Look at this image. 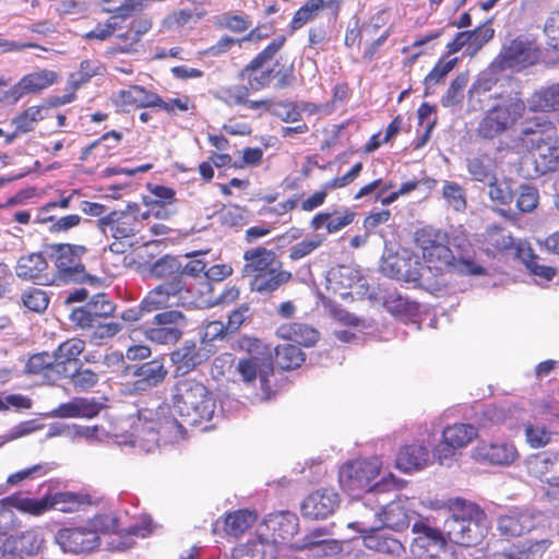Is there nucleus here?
Returning a JSON list of instances; mask_svg holds the SVG:
<instances>
[{
    "label": "nucleus",
    "mask_w": 559,
    "mask_h": 559,
    "mask_svg": "<svg viewBox=\"0 0 559 559\" xmlns=\"http://www.w3.org/2000/svg\"><path fill=\"white\" fill-rule=\"evenodd\" d=\"M102 405L94 400L74 397L60 404L50 413L55 418H93L98 415Z\"/></svg>",
    "instance_id": "35"
},
{
    "label": "nucleus",
    "mask_w": 559,
    "mask_h": 559,
    "mask_svg": "<svg viewBox=\"0 0 559 559\" xmlns=\"http://www.w3.org/2000/svg\"><path fill=\"white\" fill-rule=\"evenodd\" d=\"M467 171L473 180L488 183L495 180V164L488 156L472 157L466 160Z\"/></svg>",
    "instance_id": "44"
},
{
    "label": "nucleus",
    "mask_w": 559,
    "mask_h": 559,
    "mask_svg": "<svg viewBox=\"0 0 559 559\" xmlns=\"http://www.w3.org/2000/svg\"><path fill=\"white\" fill-rule=\"evenodd\" d=\"M290 278L292 273L283 270L282 265L278 264L273 269L255 275V277L249 282V285L252 292L265 295L275 292L282 285L289 282Z\"/></svg>",
    "instance_id": "36"
},
{
    "label": "nucleus",
    "mask_w": 559,
    "mask_h": 559,
    "mask_svg": "<svg viewBox=\"0 0 559 559\" xmlns=\"http://www.w3.org/2000/svg\"><path fill=\"white\" fill-rule=\"evenodd\" d=\"M168 371L162 359H153L144 362L133 371L134 380L129 383L134 393L152 390L159 385L166 378Z\"/></svg>",
    "instance_id": "28"
},
{
    "label": "nucleus",
    "mask_w": 559,
    "mask_h": 559,
    "mask_svg": "<svg viewBox=\"0 0 559 559\" xmlns=\"http://www.w3.org/2000/svg\"><path fill=\"white\" fill-rule=\"evenodd\" d=\"M269 112L285 122H296L299 121L301 117L299 110L290 102H272L269 107Z\"/></svg>",
    "instance_id": "64"
},
{
    "label": "nucleus",
    "mask_w": 559,
    "mask_h": 559,
    "mask_svg": "<svg viewBox=\"0 0 559 559\" xmlns=\"http://www.w3.org/2000/svg\"><path fill=\"white\" fill-rule=\"evenodd\" d=\"M516 257L526 265L533 275L542 280L551 281L556 274V269L540 263V259L533 253L531 247L525 241L518 243Z\"/></svg>",
    "instance_id": "42"
},
{
    "label": "nucleus",
    "mask_w": 559,
    "mask_h": 559,
    "mask_svg": "<svg viewBox=\"0 0 559 559\" xmlns=\"http://www.w3.org/2000/svg\"><path fill=\"white\" fill-rule=\"evenodd\" d=\"M507 411L502 407L490 406L487 407L479 418V429L491 430L495 426L507 423Z\"/></svg>",
    "instance_id": "62"
},
{
    "label": "nucleus",
    "mask_w": 559,
    "mask_h": 559,
    "mask_svg": "<svg viewBox=\"0 0 559 559\" xmlns=\"http://www.w3.org/2000/svg\"><path fill=\"white\" fill-rule=\"evenodd\" d=\"M340 504L337 492L322 488L311 492L301 503V514L309 520H321L331 515Z\"/></svg>",
    "instance_id": "21"
},
{
    "label": "nucleus",
    "mask_w": 559,
    "mask_h": 559,
    "mask_svg": "<svg viewBox=\"0 0 559 559\" xmlns=\"http://www.w3.org/2000/svg\"><path fill=\"white\" fill-rule=\"evenodd\" d=\"M377 493L365 495L361 502L353 504V510L358 514L359 520L348 523V527L355 528L362 536L369 532L380 530V506L377 502Z\"/></svg>",
    "instance_id": "29"
},
{
    "label": "nucleus",
    "mask_w": 559,
    "mask_h": 559,
    "mask_svg": "<svg viewBox=\"0 0 559 559\" xmlns=\"http://www.w3.org/2000/svg\"><path fill=\"white\" fill-rule=\"evenodd\" d=\"M487 185L489 188L488 195L491 201L501 205H507L512 202L513 192L509 180L498 181L496 176L495 180L489 181Z\"/></svg>",
    "instance_id": "54"
},
{
    "label": "nucleus",
    "mask_w": 559,
    "mask_h": 559,
    "mask_svg": "<svg viewBox=\"0 0 559 559\" xmlns=\"http://www.w3.org/2000/svg\"><path fill=\"white\" fill-rule=\"evenodd\" d=\"M210 357V350L192 340H186L171 354L170 360L176 368V374H187L203 364Z\"/></svg>",
    "instance_id": "20"
},
{
    "label": "nucleus",
    "mask_w": 559,
    "mask_h": 559,
    "mask_svg": "<svg viewBox=\"0 0 559 559\" xmlns=\"http://www.w3.org/2000/svg\"><path fill=\"white\" fill-rule=\"evenodd\" d=\"M428 447L414 442L400 448L396 455V467L404 473L417 472L426 468L432 462Z\"/></svg>",
    "instance_id": "31"
},
{
    "label": "nucleus",
    "mask_w": 559,
    "mask_h": 559,
    "mask_svg": "<svg viewBox=\"0 0 559 559\" xmlns=\"http://www.w3.org/2000/svg\"><path fill=\"white\" fill-rule=\"evenodd\" d=\"M468 82L466 74L457 75L451 83L445 95L442 97L441 103L444 107H452L463 99V91Z\"/></svg>",
    "instance_id": "58"
},
{
    "label": "nucleus",
    "mask_w": 559,
    "mask_h": 559,
    "mask_svg": "<svg viewBox=\"0 0 559 559\" xmlns=\"http://www.w3.org/2000/svg\"><path fill=\"white\" fill-rule=\"evenodd\" d=\"M425 270L419 257L408 249L386 251L380 264V272L385 276L413 284H419L425 278Z\"/></svg>",
    "instance_id": "10"
},
{
    "label": "nucleus",
    "mask_w": 559,
    "mask_h": 559,
    "mask_svg": "<svg viewBox=\"0 0 559 559\" xmlns=\"http://www.w3.org/2000/svg\"><path fill=\"white\" fill-rule=\"evenodd\" d=\"M478 437V428L471 424L456 423L447 426L442 431V440L433 448V459L440 465H450L456 450L466 448Z\"/></svg>",
    "instance_id": "12"
},
{
    "label": "nucleus",
    "mask_w": 559,
    "mask_h": 559,
    "mask_svg": "<svg viewBox=\"0 0 559 559\" xmlns=\"http://www.w3.org/2000/svg\"><path fill=\"white\" fill-rule=\"evenodd\" d=\"M323 240L324 238L320 235H313L310 238L304 239L289 249V259L297 261L309 255L323 243Z\"/></svg>",
    "instance_id": "57"
},
{
    "label": "nucleus",
    "mask_w": 559,
    "mask_h": 559,
    "mask_svg": "<svg viewBox=\"0 0 559 559\" xmlns=\"http://www.w3.org/2000/svg\"><path fill=\"white\" fill-rule=\"evenodd\" d=\"M285 38L280 36L270 43L245 69L248 83L251 90L260 91L266 87L272 79H276V87L283 88L290 84L293 80L292 68H275L280 66L278 61L269 68L267 63L274 58L276 52L283 47Z\"/></svg>",
    "instance_id": "7"
},
{
    "label": "nucleus",
    "mask_w": 559,
    "mask_h": 559,
    "mask_svg": "<svg viewBox=\"0 0 559 559\" xmlns=\"http://www.w3.org/2000/svg\"><path fill=\"white\" fill-rule=\"evenodd\" d=\"M46 108L32 106L12 119L16 133H27L34 130V124L45 118Z\"/></svg>",
    "instance_id": "49"
},
{
    "label": "nucleus",
    "mask_w": 559,
    "mask_h": 559,
    "mask_svg": "<svg viewBox=\"0 0 559 559\" xmlns=\"http://www.w3.org/2000/svg\"><path fill=\"white\" fill-rule=\"evenodd\" d=\"M85 349V343L80 338H69L61 343L52 353L56 359L57 378L68 377V364L79 360L80 355Z\"/></svg>",
    "instance_id": "38"
},
{
    "label": "nucleus",
    "mask_w": 559,
    "mask_h": 559,
    "mask_svg": "<svg viewBox=\"0 0 559 559\" xmlns=\"http://www.w3.org/2000/svg\"><path fill=\"white\" fill-rule=\"evenodd\" d=\"M537 524L536 515L523 509L509 510L498 519V530L504 536L516 537L531 532Z\"/></svg>",
    "instance_id": "30"
},
{
    "label": "nucleus",
    "mask_w": 559,
    "mask_h": 559,
    "mask_svg": "<svg viewBox=\"0 0 559 559\" xmlns=\"http://www.w3.org/2000/svg\"><path fill=\"white\" fill-rule=\"evenodd\" d=\"M86 524L96 536L124 531L129 535L144 538L152 532V521L148 518L142 519L140 524L121 530L119 527V519L114 513L97 514L90 519Z\"/></svg>",
    "instance_id": "26"
},
{
    "label": "nucleus",
    "mask_w": 559,
    "mask_h": 559,
    "mask_svg": "<svg viewBox=\"0 0 559 559\" xmlns=\"http://www.w3.org/2000/svg\"><path fill=\"white\" fill-rule=\"evenodd\" d=\"M555 135L557 132L551 121L543 117H534L522 124L513 142L519 150L531 152L537 151Z\"/></svg>",
    "instance_id": "15"
},
{
    "label": "nucleus",
    "mask_w": 559,
    "mask_h": 559,
    "mask_svg": "<svg viewBox=\"0 0 559 559\" xmlns=\"http://www.w3.org/2000/svg\"><path fill=\"white\" fill-rule=\"evenodd\" d=\"M58 74L55 71L43 69L24 75L13 87L5 93V98L17 103L24 95L39 93L57 82Z\"/></svg>",
    "instance_id": "27"
},
{
    "label": "nucleus",
    "mask_w": 559,
    "mask_h": 559,
    "mask_svg": "<svg viewBox=\"0 0 559 559\" xmlns=\"http://www.w3.org/2000/svg\"><path fill=\"white\" fill-rule=\"evenodd\" d=\"M237 371L242 380L251 383L259 379L261 389L266 393L269 389V377L273 374V361L270 353H259L239 359Z\"/></svg>",
    "instance_id": "19"
},
{
    "label": "nucleus",
    "mask_w": 559,
    "mask_h": 559,
    "mask_svg": "<svg viewBox=\"0 0 559 559\" xmlns=\"http://www.w3.org/2000/svg\"><path fill=\"white\" fill-rule=\"evenodd\" d=\"M486 240L488 245L492 246L499 251L508 250L514 248L516 250L518 242L511 236L510 231L498 227L491 226L487 229Z\"/></svg>",
    "instance_id": "51"
},
{
    "label": "nucleus",
    "mask_w": 559,
    "mask_h": 559,
    "mask_svg": "<svg viewBox=\"0 0 559 559\" xmlns=\"http://www.w3.org/2000/svg\"><path fill=\"white\" fill-rule=\"evenodd\" d=\"M530 472L552 486H559V453L544 452L528 461Z\"/></svg>",
    "instance_id": "33"
},
{
    "label": "nucleus",
    "mask_w": 559,
    "mask_h": 559,
    "mask_svg": "<svg viewBox=\"0 0 559 559\" xmlns=\"http://www.w3.org/2000/svg\"><path fill=\"white\" fill-rule=\"evenodd\" d=\"M324 8L323 0L307 1L294 15L290 26L293 29L301 28L306 23L314 19L320 10Z\"/></svg>",
    "instance_id": "52"
},
{
    "label": "nucleus",
    "mask_w": 559,
    "mask_h": 559,
    "mask_svg": "<svg viewBox=\"0 0 559 559\" xmlns=\"http://www.w3.org/2000/svg\"><path fill=\"white\" fill-rule=\"evenodd\" d=\"M185 288V282L181 277H174L169 282H165L147 293L141 301L142 310L146 314L167 308L174 305L178 294Z\"/></svg>",
    "instance_id": "25"
},
{
    "label": "nucleus",
    "mask_w": 559,
    "mask_h": 559,
    "mask_svg": "<svg viewBox=\"0 0 559 559\" xmlns=\"http://www.w3.org/2000/svg\"><path fill=\"white\" fill-rule=\"evenodd\" d=\"M56 543L67 552L80 554L92 551L99 546V536L91 532L87 524L64 527L57 532Z\"/></svg>",
    "instance_id": "18"
},
{
    "label": "nucleus",
    "mask_w": 559,
    "mask_h": 559,
    "mask_svg": "<svg viewBox=\"0 0 559 559\" xmlns=\"http://www.w3.org/2000/svg\"><path fill=\"white\" fill-rule=\"evenodd\" d=\"M441 194L447 206L452 211L462 213L466 210V191L461 185L454 181H444L442 185Z\"/></svg>",
    "instance_id": "45"
},
{
    "label": "nucleus",
    "mask_w": 559,
    "mask_h": 559,
    "mask_svg": "<svg viewBox=\"0 0 559 559\" xmlns=\"http://www.w3.org/2000/svg\"><path fill=\"white\" fill-rule=\"evenodd\" d=\"M362 543L366 548L394 559H401L406 555V548L402 542L390 534L380 532V530L364 535Z\"/></svg>",
    "instance_id": "34"
},
{
    "label": "nucleus",
    "mask_w": 559,
    "mask_h": 559,
    "mask_svg": "<svg viewBox=\"0 0 559 559\" xmlns=\"http://www.w3.org/2000/svg\"><path fill=\"white\" fill-rule=\"evenodd\" d=\"M415 242L423 253L425 276L428 273L437 275L452 270L468 275L484 273V269L472 261H456L449 248V237L441 230L420 229L415 234Z\"/></svg>",
    "instance_id": "2"
},
{
    "label": "nucleus",
    "mask_w": 559,
    "mask_h": 559,
    "mask_svg": "<svg viewBox=\"0 0 559 559\" xmlns=\"http://www.w3.org/2000/svg\"><path fill=\"white\" fill-rule=\"evenodd\" d=\"M214 24L219 28H227L231 32H245L251 26V22L242 15L224 13L215 17Z\"/></svg>",
    "instance_id": "60"
},
{
    "label": "nucleus",
    "mask_w": 559,
    "mask_h": 559,
    "mask_svg": "<svg viewBox=\"0 0 559 559\" xmlns=\"http://www.w3.org/2000/svg\"><path fill=\"white\" fill-rule=\"evenodd\" d=\"M56 359L52 354L47 352L33 355L26 362L25 371L33 374H44L51 378L57 376Z\"/></svg>",
    "instance_id": "47"
},
{
    "label": "nucleus",
    "mask_w": 559,
    "mask_h": 559,
    "mask_svg": "<svg viewBox=\"0 0 559 559\" xmlns=\"http://www.w3.org/2000/svg\"><path fill=\"white\" fill-rule=\"evenodd\" d=\"M297 526V518L293 513L269 515L254 538L233 550V559H275L278 552L276 538L287 539L296 534Z\"/></svg>",
    "instance_id": "3"
},
{
    "label": "nucleus",
    "mask_w": 559,
    "mask_h": 559,
    "mask_svg": "<svg viewBox=\"0 0 559 559\" xmlns=\"http://www.w3.org/2000/svg\"><path fill=\"white\" fill-rule=\"evenodd\" d=\"M539 201L538 190L530 185H521L518 190L516 207L523 213L533 212Z\"/></svg>",
    "instance_id": "53"
},
{
    "label": "nucleus",
    "mask_w": 559,
    "mask_h": 559,
    "mask_svg": "<svg viewBox=\"0 0 559 559\" xmlns=\"http://www.w3.org/2000/svg\"><path fill=\"white\" fill-rule=\"evenodd\" d=\"M43 540V536L38 531H27L16 535L21 556L36 554L40 549Z\"/></svg>",
    "instance_id": "56"
},
{
    "label": "nucleus",
    "mask_w": 559,
    "mask_h": 559,
    "mask_svg": "<svg viewBox=\"0 0 559 559\" xmlns=\"http://www.w3.org/2000/svg\"><path fill=\"white\" fill-rule=\"evenodd\" d=\"M152 27V22L148 19L139 20L133 28L123 35V44H118L117 50L119 52L129 53L134 51V46L139 43L140 37Z\"/></svg>",
    "instance_id": "50"
},
{
    "label": "nucleus",
    "mask_w": 559,
    "mask_h": 559,
    "mask_svg": "<svg viewBox=\"0 0 559 559\" xmlns=\"http://www.w3.org/2000/svg\"><path fill=\"white\" fill-rule=\"evenodd\" d=\"M390 491V487L383 489L379 493L377 502L380 506V528L386 527L393 531H401L409 525V514L407 509V500L397 499L388 502L385 493Z\"/></svg>",
    "instance_id": "23"
},
{
    "label": "nucleus",
    "mask_w": 559,
    "mask_h": 559,
    "mask_svg": "<svg viewBox=\"0 0 559 559\" xmlns=\"http://www.w3.org/2000/svg\"><path fill=\"white\" fill-rule=\"evenodd\" d=\"M526 104L516 95L501 97L480 120L477 132L484 139H493L511 130L524 116Z\"/></svg>",
    "instance_id": "8"
},
{
    "label": "nucleus",
    "mask_w": 559,
    "mask_h": 559,
    "mask_svg": "<svg viewBox=\"0 0 559 559\" xmlns=\"http://www.w3.org/2000/svg\"><path fill=\"white\" fill-rule=\"evenodd\" d=\"M326 288L341 298H362L368 295L367 280L360 272L349 265H338L329 271Z\"/></svg>",
    "instance_id": "13"
},
{
    "label": "nucleus",
    "mask_w": 559,
    "mask_h": 559,
    "mask_svg": "<svg viewBox=\"0 0 559 559\" xmlns=\"http://www.w3.org/2000/svg\"><path fill=\"white\" fill-rule=\"evenodd\" d=\"M23 304L34 312H43L49 305L47 293L40 288H31L22 295Z\"/></svg>",
    "instance_id": "55"
},
{
    "label": "nucleus",
    "mask_w": 559,
    "mask_h": 559,
    "mask_svg": "<svg viewBox=\"0 0 559 559\" xmlns=\"http://www.w3.org/2000/svg\"><path fill=\"white\" fill-rule=\"evenodd\" d=\"M326 535L328 532L325 530L317 528L306 536L300 545L297 544L296 547L300 549H314L317 555L324 556L337 552V543L332 539H325Z\"/></svg>",
    "instance_id": "43"
},
{
    "label": "nucleus",
    "mask_w": 559,
    "mask_h": 559,
    "mask_svg": "<svg viewBox=\"0 0 559 559\" xmlns=\"http://www.w3.org/2000/svg\"><path fill=\"white\" fill-rule=\"evenodd\" d=\"M412 531L419 535V537L415 538L413 546L424 547L426 542L438 544L442 540V533L423 521L415 522Z\"/></svg>",
    "instance_id": "63"
},
{
    "label": "nucleus",
    "mask_w": 559,
    "mask_h": 559,
    "mask_svg": "<svg viewBox=\"0 0 559 559\" xmlns=\"http://www.w3.org/2000/svg\"><path fill=\"white\" fill-rule=\"evenodd\" d=\"M181 270L180 262L169 255L158 259L150 269L153 277L162 278L178 273Z\"/></svg>",
    "instance_id": "61"
},
{
    "label": "nucleus",
    "mask_w": 559,
    "mask_h": 559,
    "mask_svg": "<svg viewBox=\"0 0 559 559\" xmlns=\"http://www.w3.org/2000/svg\"><path fill=\"white\" fill-rule=\"evenodd\" d=\"M488 526L487 515L483 509L472 501L464 500L452 503L451 515L443 523V533L456 545L473 547L484 539Z\"/></svg>",
    "instance_id": "4"
},
{
    "label": "nucleus",
    "mask_w": 559,
    "mask_h": 559,
    "mask_svg": "<svg viewBox=\"0 0 559 559\" xmlns=\"http://www.w3.org/2000/svg\"><path fill=\"white\" fill-rule=\"evenodd\" d=\"M537 60L536 50L532 44L514 39L508 46H504L496 60V66L501 70L514 69L521 70Z\"/></svg>",
    "instance_id": "22"
},
{
    "label": "nucleus",
    "mask_w": 559,
    "mask_h": 559,
    "mask_svg": "<svg viewBox=\"0 0 559 559\" xmlns=\"http://www.w3.org/2000/svg\"><path fill=\"white\" fill-rule=\"evenodd\" d=\"M278 337L294 342L298 345L311 346L319 338V333L313 328L298 322L285 323L278 326Z\"/></svg>",
    "instance_id": "39"
},
{
    "label": "nucleus",
    "mask_w": 559,
    "mask_h": 559,
    "mask_svg": "<svg viewBox=\"0 0 559 559\" xmlns=\"http://www.w3.org/2000/svg\"><path fill=\"white\" fill-rule=\"evenodd\" d=\"M174 407L192 424L212 419L216 403L213 394L199 380L183 379L177 382L174 393Z\"/></svg>",
    "instance_id": "5"
},
{
    "label": "nucleus",
    "mask_w": 559,
    "mask_h": 559,
    "mask_svg": "<svg viewBox=\"0 0 559 559\" xmlns=\"http://www.w3.org/2000/svg\"><path fill=\"white\" fill-rule=\"evenodd\" d=\"M305 360L301 349L295 344H282L276 346V362L282 369H294Z\"/></svg>",
    "instance_id": "48"
},
{
    "label": "nucleus",
    "mask_w": 559,
    "mask_h": 559,
    "mask_svg": "<svg viewBox=\"0 0 559 559\" xmlns=\"http://www.w3.org/2000/svg\"><path fill=\"white\" fill-rule=\"evenodd\" d=\"M471 457L480 464L510 466L519 459L515 445L509 441L479 442L471 451Z\"/></svg>",
    "instance_id": "17"
},
{
    "label": "nucleus",
    "mask_w": 559,
    "mask_h": 559,
    "mask_svg": "<svg viewBox=\"0 0 559 559\" xmlns=\"http://www.w3.org/2000/svg\"><path fill=\"white\" fill-rule=\"evenodd\" d=\"M257 520V514L248 510L229 513L225 519V531L233 536L245 533Z\"/></svg>",
    "instance_id": "46"
},
{
    "label": "nucleus",
    "mask_w": 559,
    "mask_h": 559,
    "mask_svg": "<svg viewBox=\"0 0 559 559\" xmlns=\"http://www.w3.org/2000/svg\"><path fill=\"white\" fill-rule=\"evenodd\" d=\"M98 224L107 236L116 239L131 237L139 230V204L129 203L124 210L112 211L102 217Z\"/></svg>",
    "instance_id": "16"
},
{
    "label": "nucleus",
    "mask_w": 559,
    "mask_h": 559,
    "mask_svg": "<svg viewBox=\"0 0 559 559\" xmlns=\"http://www.w3.org/2000/svg\"><path fill=\"white\" fill-rule=\"evenodd\" d=\"M9 501L14 509L35 516L50 509L64 513L78 512L92 504L90 495L72 491L56 492L40 499L16 496L11 497Z\"/></svg>",
    "instance_id": "9"
},
{
    "label": "nucleus",
    "mask_w": 559,
    "mask_h": 559,
    "mask_svg": "<svg viewBox=\"0 0 559 559\" xmlns=\"http://www.w3.org/2000/svg\"><path fill=\"white\" fill-rule=\"evenodd\" d=\"M186 316L178 310L158 312L153 318L154 326L145 331V336L153 343L168 345L176 343L182 335Z\"/></svg>",
    "instance_id": "14"
},
{
    "label": "nucleus",
    "mask_w": 559,
    "mask_h": 559,
    "mask_svg": "<svg viewBox=\"0 0 559 559\" xmlns=\"http://www.w3.org/2000/svg\"><path fill=\"white\" fill-rule=\"evenodd\" d=\"M528 107L532 111L559 110V83H555L534 92L528 98Z\"/></svg>",
    "instance_id": "41"
},
{
    "label": "nucleus",
    "mask_w": 559,
    "mask_h": 559,
    "mask_svg": "<svg viewBox=\"0 0 559 559\" xmlns=\"http://www.w3.org/2000/svg\"><path fill=\"white\" fill-rule=\"evenodd\" d=\"M15 273L17 277L32 281L38 285L56 284L55 272L49 270L47 261L40 253L21 257L17 261Z\"/></svg>",
    "instance_id": "24"
},
{
    "label": "nucleus",
    "mask_w": 559,
    "mask_h": 559,
    "mask_svg": "<svg viewBox=\"0 0 559 559\" xmlns=\"http://www.w3.org/2000/svg\"><path fill=\"white\" fill-rule=\"evenodd\" d=\"M50 471L48 463L35 464L31 467L21 469L11 474L7 479V485L15 486L26 479H33L46 475Z\"/></svg>",
    "instance_id": "59"
},
{
    "label": "nucleus",
    "mask_w": 559,
    "mask_h": 559,
    "mask_svg": "<svg viewBox=\"0 0 559 559\" xmlns=\"http://www.w3.org/2000/svg\"><path fill=\"white\" fill-rule=\"evenodd\" d=\"M245 265L242 275L249 277L250 281L255 275L261 274L270 269L281 264L276 260L275 252L263 247L252 248L243 253Z\"/></svg>",
    "instance_id": "32"
},
{
    "label": "nucleus",
    "mask_w": 559,
    "mask_h": 559,
    "mask_svg": "<svg viewBox=\"0 0 559 559\" xmlns=\"http://www.w3.org/2000/svg\"><path fill=\"white\" fill-rule=\"evenodd\" d=\"M86 253L83 246L60 243L52 247L51 258L56 265V282H83L87 274L82 263Z\"/></svg>",
    "instance_id": "11"
},
{
    "label": "nucleus",
    "mask_w": 559,
    "mask_h": 559,
    "mask_svg": "<svg viewBox=\"0 0 559 559\" xmlns=\"http://www.w3.org/2000/svg\"><path fill=\"white\" fill-rule=\"evenodd\" d=\"M535 169L545 175L559 169V136L555 135L536 151Z\"/></svg>",
    "instance_id": "40"
},
{
    "label": "nucleus",
    "mask_w": 559,
    "mask_h": 559,
    "mask_svg": "<svg viewBox=\"0 0 559 559\" xmlns=\"http://www.w3.org/2000/svg\"><path fill=\"white\" fill-rule=\"evenodd\" d=\"M165 409L157 413V418L153 417L151 411H142L136 418L121 423L120 429L124 426L132 428L131 433H115L118 444L138 445L146 452L153 451L159 442H177L183 439L182 426L171 417H166Z\"/></svg>",
    "instance_id": "1"
},
{
    "label": "nucleus",
    "mask_w": 559,
    "mask_h": 559,
    "mask_svg": "<svg viewBox=\"0 0 559 559\" xmlns=\"http://www.w3.org/2000/svg\"><path fill=\"white\" fill-rule=\"evenodd\" d=\"M115 102L122 108L128 106L136 108L156 107V104H159V96L146 91L142 86L132 85L129 88L119 91L115 95Z\"/></svg>",
    "instance_id": "37"
},
{
    "label": "nucleus",
    "mask_w": 559,
    "mask_h": 559,
    "mask_svg": "<svg viewBox=\"0 0 559 559\" xmlns=\"http://www.w3.org/2000/svg\"><path fill=\"white\" fill-rule=\"evenodd\" d=\"M381 468L382 462L379 457L348 461L340 468L338 483L353 497H359L361 492L382 493L383 489L392 486L391 480L383 478L371 485Z\"/></svg>",
    "instance_id": "6"
}]
</instances>
